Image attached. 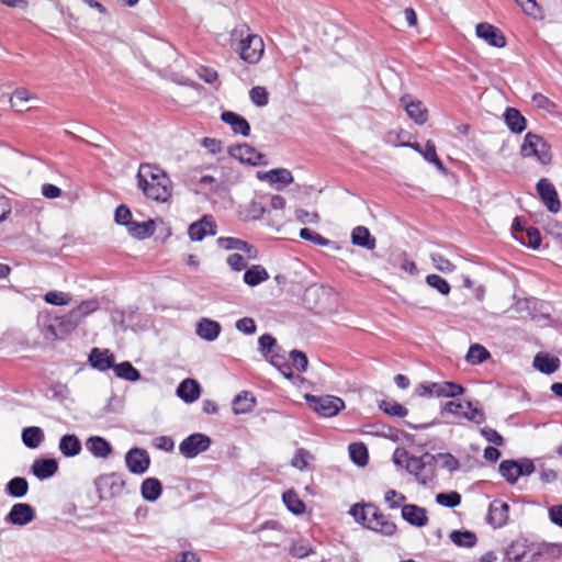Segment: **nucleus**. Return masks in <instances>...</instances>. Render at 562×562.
Listing matches in <instances>:
<instances>
[{"mask_svg": "<svg viewBox=\"0 0 562 562\" xmlns=\"http://www.w3.org/2000/svg\"><path fill=\"white\" fill-rule=\"evenodd\" d=\"M137 186L148 199L157 202H167L171 196V180L164 170L150 164H140Z\"/></svg>", "mask_w": 562, "mask_h": 562, "instance_id": "1", "label": "nucleus"}, {"mask_svg": "<svg viewBox=\"0 0 562 562\" xmlns=\"http://www.w3.org/2000/svg\"><path fill=\"white\" fill-rule=\"evenodd\" d=\"M353 519L364 528L384 537H392L397 531V526L373 503H357L349 509Z\"/></svg>", "mask_w": 562, "mask_h": 562, "instance_id": "2", "label": "nucleus"}, {"mask_svg": "<svg viewBox=\"0 0 562 562\" xmlns=\"http://www.w3.org/2000/svg\"><path fill=\"white\" fill-rule=\"evenodd\" d=\"M520 155L522 158L535 157L542 165H549L552 160L550 145L540 135L531 132L525 135Z\"/></svg>", "mask_w": 562, "mask_h": 562, "instance_id": "3", "label": "nucleus"}, {"mask_svg": "<svg viewBox=\"0 0 562 562\" xmlns=\"http://www.w3.org/2000/svg\"><path fill=\"white\" fill-rule=\"evenodd\" d=\"M435 460L436 457L430 453L422 457L413 456L406 464V471L413 474L419 484L426 485L435 477Z\"/></svg>", "mask_w": 562, "mask_h": 562, "instance_id": "4", "label": "nucleus"}, {"mask_svg": "<svg viewBox=\"0 0 562 562\" xmlns=\"http://www.w3.org/2000/svg\"><path fill=\"white\" fill-rule=\"evenodd\" d=\"M305 401L322 417H333L345 408V402L334 395H305Z\"/></svg>", "mask_w": 562, "mask_h": 562, "instance_id": "5", "label": "nucleus"}, {"mask_svg": "<svg viewBox=\"0 0 562 562\" xmlns=\"http://www.w3.org/2000/svg\"><path fill=\"white\" fill-rule=\"evenodd\" d=\"M239 56L248 64H257L265 50L263 41L259 35L248 33L239 41Z\"/></svg>", "mask_w": 562, "mask_h": 562, "instance_id": "6", "label": "nucleus"}, {"mask_svg": "<svg viewBox=\"0 0 562 562\" xmlns=\"http://www.w3.org/2000/svg\"><path fill=\"white\" fill-rule=\"evenodd\" d=\"M126 482L122 474L109 473L97 480V488L101 498H113L123 494Z\"/></svg>", "mask_w": 562, "mask_h": 562, "instance_id": "7", "label": "nucleus"}, {"mask_svg": "<svg viewBox=\"0 0 562 562\" xmlns=\"http://www.w3.org/2000/svg\"><path fill=\"white\" fill-rule=\"evenodd\" d=\"M211 438L201 432H194L184 438L179 445L180 453L188 458H195L199 453L206 451L211 446Z\"/></svg>", "mask_w": 562, "mask_h": 562, "instance_id": "8", "label": "nucleus"}, {"mask_svg": "<svg viewBox=\"0 0 562 562\" xmlns=\"http://www.w3.org/2000/svg\"><path fill=\"white\" fill-rule=\"evenodd\" d=\"M125 463L131 473L143 474L150 464V458L145 449L132 448L125 454Z\"/></svg>", "mask_w": 562, "mask_h": 562, "instance_id": "9", "label": "nucleus"}, {"mask_svg": "<svg viewBox=\"0 0 562 562\" xmlns=\"http://www.w3.org/2000/svg\"><path fill=\"white\" fill-rule=\"evenodd\" d=\"M537 192L549 212H559L561 203L558 196V192L549 179L541 178L537 182Z\"/></svg>", "mask_w": 562, "mask_h": 562, "instance_id": "10", "label": "nucleus"}, {"mask_svg": "<svg viewBox=\"0 0 562 562\" xmlns=\"http://www.w3.org/2000/svg\"><path fill=\"white\" fill-rule=\"evenodd\" d=\"M475 33L477 37L493 47L502 48L506 46V37L503 32L487 22L479 23Z\"/></svg>", "mask_w": 562, "mask_h": 562, "instance_id": "11", "label": "nucleus"}, {"mask_svg": "<svg viewBox=\"0 0 562 562\" xmlns=\"http://www.w3.org/2000/svg\"><path fill=\"white\" fill-rule=\"evenodd\" d=\"M229 154L233 158L238 159L240 162L251 166L265 164V155L257 151L256 148L248 144L236 145L229 148Z\"/></svg>", "mask_w": 562, "mask_h": 562, "instance_id": "12", "label": "nucleus"}, {"mask_svg": "<svg viewBox=\"0 0 562 562\" xmlns=\"http://www.w3.org/2000/svg\"><path fill=\"white\" fill-rule=\"evenodd\" d=\"M35 519L34 508L26 503L14 504L9 514L5 516V521L11 525L25 526Z\"/></svg>", "mask_w": 562, "mask_h": 562, "instance_id": "13", "label": "nucleus"}, {"mask_svg": "<svg viewBox=\"0 0 562 562\" xmlns=\"http://www.w3.org/2000/svg\"><path fill=\"white\" fill-rule=\"evenodd\" d=\"M329 289L313 284L305 290L303 301L311 310H322L329 299Z\"/></svg>", "mask_w": 562, "mask_h": 562, "instance_id": "14", "label": "nucleus"}, {"mask_svg": "<svg viewBox=\"0 0 562 562\" xmlns=\"http://www.w3.org/2000/svg\"><path fill=\"white\" fill-rule=\"evenodd\" d=\"M509 505L502 499H494L488 506L486 520L494 528H501L508 520Z\"/></svg>", "mask_w": 562, "mask_h": 562, "instance_id": "15", "label": "nucleus"}, {"mask_svg": "<svg viewBox=\"0 0 562 562\" xmlns=\"http://www.w3.org/2000/svg\"><path fill=\"white\" fill-rule=\"evenodd\" d=\"M216 243L218 247L224 250H240L245 252L249 259H256L258 257L257 248L246 240L236 237H220Z\"/></svg>", "mask_w": 562, "mask_h": 562, "instance_id": "16", "label": "nucleus"}, {"mask_svg": "<svg viewBox=\"0 0 562 562\" xmlns=\"http://www.w3.org/2000/svg\"><path fill=\"white\" fill-rule=\"evenodd\" d=\"M188 235L191 240L200 241L206 235H216V224L209 216H203L201 220L192 223L188 228Z\"/></svg>", "mask_w": 562, "mask_h": 562, "instance_id": "17", "label": "nucleus"}, {"mask_svg": "<svg viewBox=\"0 0 562 562\" xmlns=\"http://www.w3.org/2000/svg\"><path fill=\"white\" fill-rule=\"evenodd\" d=\"M402 518L415 527H424L428 524L427 510L415 504H405L402 506Z\"/></svg>", "mask_w": 562, "mask_h": 562, "instance_id": "18", "label": "nucleus"}, {"mask_svg": "<svg viewBox=\"0 0 562 562\" xmlns=\"http://www.w3.org/2000/svg\"><path fill=\"white\" fill-rule=\"evenodd\" d=\"M31 471L38 480H46L56 474L58 471V462L52 458L35 459Z\"/></svg>", "mask_w": 562, "mask_h": 562, "instance_id": "19", "label": "nucleus"}, {"mask_svg": "<svg viewBox=\"0 0 562 562\" xmlns=\"http://www.w3.org/2000/svg\"><path fill=\"white\" fill-rule=\"evenodd\" d=\"M89 363L99 371H106L113 367L114 355L109 349L92 348L89 353Z\"/></svg>", "mask_w": 562, "mask_h": 562, "instance_id": "20", "label": "nucleus"}, {"mask_svg": "<svg viewBox=\"0 0 562 562\" xmlns=\"http://www.w3.org/2000/svg\"><path fill=\"white\" fill-rule=\"evenodd\" d=\"M221 120L228 124L235 134H240L245 137L249 136L250 125L244 116L232 111H224L221 114Z\"/></svg>", "mask_w": 562, "mask_h": 562, "instance_id": "21", "label": "nucleus"}, {"mask_svg": "<svg viewBox=\"0 0 562 562\" xmlns=\"http://www.w3.org/2000/svg\"><path fill=\"white\" fill-rule=\"evenodd\" d=\"M87 450L95 458L105 459L112 454L111 443L100 436H91L86 440Z\"/></svg>", "mask_w": 562, "mask_h": 562, "instance_id": "22", "label": "nucleus"}, {"mask_svg": "<svg viewBox=\"0 0 562 562\" xmlns=\"http://www.w3.org/2000/svg\"><path fill=\"white\" fill-rule=\"evenodd\" d=\"M221 330L220 323L205 317L198 322L195 328L196 335L206 341H214L220 336Z\"/></svg>", "mask_w": 562, "mask_h": 562, "instance_id": "23", "label": "nucleus"}, {"mask_svg": "<svg viewBox=\"0 0 562 562\" xmlns=\"http://www.w3.org/2000/svg\"><path fill=\"white\" fill-rule=\"evenodd\" d=\"M178 397L186 403L195 402L201 395L200 384L193 379H184L177 387Z\"/></svg>", "mask_w": 562, "mask_h": 562, "instance_id": "24", "label": "nucleus"}, {"mask_svg": "<svg viewBox=\"0 0 562 562\" xmlns=\"http://www.w3.org/2000/svg\"><path fill=\"white\" fill-rule=\"evenodd\" d=\"M407 115L414 120L416 124H424L427 121V110L423 106L420 101L409 100L408 95L401 98Z\"/></svg>", "mask_w": 562, "mask_h": 562, "instance_id": "25", "label": "nucleus"}, {"mask_svg": "<svg viewBox=\"0 0 562 562\" xmlns=\"http://www.w3.org/2000/svg\"><path fill=\"white\" fill-rule=\"evenodd\" d=\"M351 243L355 246L373 250L376 245L375 238L371 235L370 231L362 225L356 226L351 232Z\"/></svg>", "mask_w": 562, "mask_h": 562, "instance_id": "26", "label": "nucleus"}, {"mask_svg": "<svg viewBox=\"0 0 562 562\" xmlns=\"http://www.w3.org/2000/svg\"><path fill=\"white\" fill-rule=\"evenodd\" d=\"M33 100H37V97L35 94L31 93L25 88H19L11 95L10 103L16 112L22 113L33 109V106L27 105V102Z\"/></svg>", "mask_w": 562, "mask_h": 562, "instance_id": "27", "label": "nucleus"}, {"mask_svg": "<svg viewBox=\"0 0 562 562\" xmlns=\"http://www.w3.org/2000/svg\"><path fill=\"white\" fill-rule=\"evenodd\" d=\"M533 367L544 374L555 372L560 367V359L549 353L539 352L533 358Z\"/></svg>", "mask_w": 562, "mask_h": 562, "instance_id": "28", "label": "nucleus"}, {"mask_svg": "<svg viewBox=\"0 0 562 562\" xmlns=\"http://www.w3.org/2000/svg\"><path fill=\"white\" fill-rule=\"evenodd\" d=\"M431 387L437 397H457L464 393V387L461 384L450 381L431 382Z\"/></svg>", "mask_w": 562, "mask_h": 562, "instance_id": "29", "label": "nucleus"}, {"mask_svg": "<svg viewBox=\"0 0 562 562\" xmlns=\"http://www.w3.org/2000/svg\"><path fill=\"white\" fill-rule=\"evenodd\" d=\"M504 120L510 132L520 134L526 130L527 122L524 115L515 108H507Z\"/></svg>", "mask_w": 562, "mask_h": 562, "instance_id": "30", "label": "nucleus"}, {"mask_svg": "<svg viewBox=\"0 0 562 562\" xmlns=\"http://www.w3.org/2000/svg\"><path fill=\"white\" fill-rule=\"evenodd\" d=\"M140 493L145 501L155 502L162 493V485L156 477H147L143 481Z\"/></svg>", "mask_w": 562, "mask_h": 562, "instance_id": "31", "label": "nucleus"}, {"mask_svg": "<svg viewBox=\"0 0 562 562\" xmlns=\"http://www.w3.org/2000/svg\"><path fill=\"white\" fill-rule=\"evenodd\" d=\"M61 454L67 458L76 457L81 452V442L76 435H64L58 446Z\"/></svg>", "mask_w": 562, "mask_h": 562, "instance_id": "32", "label": "nucleus"}, {"mask_svg": "<svg viewBox=\"0 0 562 562\" xmlns=\"http://www.w3.org/2000/svg\"><path fill=\"white\" fill-rule=\"evenodd\" d=\"M127 232L131 236L138 239H146L155 234V221L148 220L147 222L138 223L132 222L127 227Z\"/></svg>", "mask_w": 562, "mask_h": 562, "instance_id": "33", "label": "nucleus"}, {"mask_svg": "<svg viewBox=\"0 0 562 562\" xmlns=\"http://www.w3.org/2000/svg\"><path fill=\"white\" fill-rule=\"evenodd\" d=\"M44 438V431L40 427L30 426L22 430V441L30 449L38 448Z\"/></svg>", "mask_w": 562, "mask_h": 562, "instance_id": "34", "label": "nucleus"}, {"mask_svg": "<svg viewBox=\"0 0 562 562\" xmlns=\"http://www.w3.org/2000/svg\"><path fill=\"white\" fill-rule=\"evenodd\" d=\"M268 279V271L260 265L251 266L244 273V282L249 286H256Z\"/></svg>", "mask_w": 562, "mask_h": 562, "instance_id": "35", "label": "nucleus"}, {"mask_svg": "<svg viewBox=\"0 0 562 562\" xmlns=\"http://www.w3.org/2000/svg\"><path fill=\"white\" fill-rule=\"evenodd\" d=\"M255 397L250 392L243 391L233 400V411L235 414H245L250 412L255 406Z\"/></svg>", "mask_w": 562, "mask_h": 562, "instance_id": "36", "label": "nucleus"}, {"mask_svg": "<svg viewBox=\"0 0 562 562\" xmlns=\"http://www.w3.org/2000/svg\"><path fill=\"white\" fill-rule=\"evenodd\" d=\"M260 179L268 180L270 183H281L283 186L290 184L293 182V176L290 170L285 168H278L269 170L262 176L259 175Z\"/></svg>", "mask_w": 562, "mask_h": 562, "instance_id": "37", "label": "nucleus"}, {"mask_svg": "<svg viewBox=\"0 0 562 562\" xmlns=\"http://www.w3.org/2000/svg\"><path fill=\"white\" fill-rule=\"evenodd\" d=\"M112 369L115 375L120 379L131 382H135L140 379L139 371L135 369L128 361H123L119 364L113 363Z\"/></svg>", "mask_w": 562, "mask_h": 562, "instance_id": "38", "label": "nucleus"}, {"mask_svg": "<svg viewBox=\"0 0 562 562\" xmlns=\"http://www.w3.org/2000/svg\"><path fill=\"white\" fill-rule=\"evenodd\" d=\"M29 491V482L26 479L15 476L11 479L5 485V493L14 498H21L26 495Z\"/></svg>", "mask_w": 562, "mask_h": 562, "instance_id": "39", "label": "nucleus"}, {"mask_svg": "<svg viewBox=\"0 0 562 562\" xmlns=\"http://www.w3.org/2000/svg\"><path fill=\"white\" fill-rule=\"evenodd\" d=\"M54 323L58 327L63 338L69 335L79 325L78 318H75L71 312L61 316H54Z\"/></svg>", "mask_w": 562, "mask_h": 562, "instance_id": "40", "label": "nucleus"}, {"mask_svg": "<svg viewBox=\"0 0 562 562\" xmlns=\"http://www.w3.org/2000/svg\"><path fill=\"white\" fill-rule=\"evenodd\" d=\"M42 334L46 340L54 341L57 339H63L61 334L58 330V327L54 323V316L46 314L41 318Z\"/></svg>", "mask_w": 562, "mask_h": 562, "instance_id": "41", "label": "nucleus"}, {"mask_svg": "<svg viewBox=\"0 0 562 562\" xmlns=\"http://www.w3.org/2000/svg\"><path fill=\"white\" fill-rule=\"evenodd\" d=\"M450 539L456 546L464 548H472L476 544L477 541L476 535L469 530H453L450 533Z\"/></svg>", "mask_w": 562, "mask_h": 562, "instance_id": "42", "label": "nucleus"}, {"mask_svg": "<svg viewBox=\"0 0 562 562\" xmlns=\"http://www.w3.org/2000/svg\"><path fill=\"white\" fill-rule=\"evenodd\" d=\"M349 456L353 463L363 467L368 463L369 453L364 443L353 442L349 445Z\"/></svg>", "mask_w": 562, "mask_h": 562, "instance_id": "43", "label": "nucleus"}, {"mask_svg": "<svg viewBox=\"0 0 562 562\" xmlns=\"http://www.w3.org/2000/svg\"><path fill=\"white\" fill-rule=\"evenodd\" d=\"M378 406L383 413L390 416L403 418L408 414L406 407L393 400H382L379 402Z\"/></svg>", "mask_w": 562, "mask_h": 562, "instance_id": "44", "label": "nucleus"}, {"mask_svg": "<svg viewBox=\"0 0 562 562\" xmlns=\"http://www.w3.org/2000/svg\"><path fill=\"white\" fill-rule=\"evenodd\" d=\"M282 499H283L284 505L291 513H293L295 515H300V514L304 513L305 505L300 499V497L297 496V494L294 491L290 490V491L284 492L282 495Z\"/></svg>", "mask_w": 562, "mask_h": 562, "instance_id": "45", "label": "nucleus"}, {"mask_svg": "<svg viewBox=\"0 0 562 562\" xmlns=\"http://www.w3.org/2000/svg\"><path fill=\"white\" fill-rule=\"evenodd\" d=\"M488 350L479 344L471 345L468 353L465 356V360L471 364H480L490 358Z\"/></svg>", "mask_w": 562, "mask_h": 562, "instance_id": "46", "label": "nucleus"}, {"mask_svg": "<svg viewBox=\"0 0 562 562\" xmlns=\"http://www.w3.org/2000/svg\"><path fill=\"white\" fill-rule=\"evenodd\" d=\"M498 471L501 475L509 483L514 484L518 480L517 461L504 460L499 463Z\"/></svg>", "mask_w": 562, "mask_h": 562, "instance_id": "47", "label": "nucleus"}, {"mask_svg": "<svg viewBox=\"0 0 562 562\" xmlns=\"http://www.w3.org/2000/svg\"><path fill=\"white\" fill-rule=\"evenodd\" d=\"M99 308V302L97 300H88L82 301L78 306L72 308L70 312L74 314L75 318H78V323L91 314L92 312Z\"/></svg>", "mask_w": 562, "mask_h": 562, "instance_id": "48", "label": "nucleus"}, {"mask_svg": "<svg viewBox=\"0 0 562 562\" xmlns=\"http://www.w3.org/2000/svg\"><path fill=\"white\" fill-rule=\"evenodd\" d=\"M422 156L424 157V159L426 161L434 164L439 171L446 172V168H445L442 161L437 156L436 145L434 142L428 140L426 143L425 148L422 153Z\"/></svg>", "mask_w": 562, "mask_h": 562, "instance_id": "49", "label": "nucleus"}, {"mask_svg": "<svg viewBox=\"0 0 562 562\" xmlns=\"http://www.w3.org/2000/svg\"><path fill=\"white\" fill-rule=\"evenodd\" d=\"M426 283L442 295H448L451 291L448 281L438 274H428L426 277Z\"/></svg>", "mask_w": 562, "mask_h": 562, "instance_id": "50", "label": "nucleus"}, {"mask_svg": "<svg viewBox=\"0 0 562 562\" xmlns=\"http://www.w3.org/2000/svg\"><path fill=\"white\" fill-rule=\"evenodd\" d=\"M251 102L257 106H265L269 102V93L265 87L256 86L249 91Z\"/></svg>", "mask_w": 562, "mask_h": 562, "instance_id": "51", "label": "nucleus"}, {"mask_svg": "<svg viewBox=\"0 0 562 562\" xmlns=\"http://www.w3.org/2000/svg\"><path fill=\"white\" fill-rule=\"evenodd\" d=\"M436 502L441 506L453 508L460 505L461 495L458 492L439 493L436 495Z\"/></svg>", "mask_w": 562, "mask_h": 562, "instance_id": "52", "label": "nucleus"}, {"mask_svg": "<svg viewBox=\"0 0 562 562\" xmlns=\"http://www.w3.org/2000/svg\"><path fill=\"white\" fill-rule=\"evenodd\" d=\"M430 259L434 267L442 273H451L456 269L454 265L440 254H431Z\"/></svg>", "mask_w": 562, "mask_h": 562, "instance_id": "53", "label": "nucleus"}, {"mask_svg": "<svg viewBox=\"0 0 562 562\" xmlns=\"http://www.w3.org/2000/svg\"><path fill=\"white\" fill-rule=\"evenodd\" d=\"M44 300L48 304L63 306L67 305L71 301V296L65 292L49 291L44 295Z\"/></svg>", "mask_w": 562, "mask_h": 562, "instance_id": "54", "label": "nucleus"}, {"mask_svg": "<svg viewBox=\"0 0 562 562\" xmlns=\"http://www.w3.org/2000/svg\"><path fill=\"white\" fill-rule=\"evenodd\" d=\"M258 342L259 349L266 358H268L269 353H271L273 350H280V347L277 345L276 338H273L269 334L260 336Z\"/></svg>", "mask_w": 562, "mask_h": 562, "instance_id": "55", "label": "nucleus"}, {"mask_svg": "<svg viewBox=\"0 0 562 562\" xmlns=\"http://www.w3.org/2000/svg\"><path fill=\"white\" fill-rule=\"evenodd\" d=\"M384 501L391 509H396L405 505L406 496L395 490H387L384 495Z\"/></svg>", "mask_w": 562, "mask_h": 562, "instance_id": "56", "label": "nucleus"}, {"mask_svg": "<svg viewBox=\"0 0 562 562\" xmlns=\"http://www.w3.org/2000/svg\"><path fill=\"white\" fill-rule=\"evenodd\" d=\"M300 237L304 240L312 241L313 244L319 246H328L330 244L329 239L323 237L321 234L306 227L300 231Z\"/></svg>", "mask_w": 562, "mask_h": 562, "instance_id": "57", "label": "nucleus"}, {"mask_svg": "<svg viewBox=\"0 0 562 562\" xmlns=\"http://www.w3.org/2000/svg\"><path fill=\"white\" fill-rule=\"evenodd\" d=\"M312 459L313 457L307 450L300 448L296 450L291 464L299 470H304Z\"/></svg>", "mask_w": 562, "mask_h": 562, "instance_id": "58", "label": "nucleus"}, {"mask_svg": "<svg viewBox=\"0 0 562 562\" xmlns=\"http://www.w3.org/2000/svg\"><path fill=\"white\" fill-rule=\"evenodd\" d=\"M526 555V547L524 543L513 542L506 550V559L519 562Z\"/></svg>", "mask_w": 562, "mask_h": 562, "instance_id": "59", "label": "nucleus"}, {"mask_svg": "<svg viewBox=\"0 0 562 562\" xmlns=\"http://www.w3.org/2000/svg\"><path fill=\"white\" fill-rule=\"evenodd\" d=\"M290 359L294 368H296L300 372H304L307 369L308 360L306 355L300 350H292L290 352Z\"/></svg>", "mask_w": 562, "mask_h": 562, "instance_id": "60", "label": "nucleus"}, {"mask_svg": "<svg viewBox=\"0 0 562 562\" xmlns=\"http://www.w3.org/2000/svg\"><path fill=\"white\" fill-rule=\"evenodd\" d=\"M467 406H468L469 411L463 413V416L467 419H469V420H471V422H473L475 424L484 423L485 414H484V412L481 408H479L476 406H473L472 402H468Z\"/></svg>", "mask_w": 562, "mask_h": 562, "instance_id": "61", "label": "nucleus"}, {"mask_svg": "<svg viewBox=\"0 0 562 562\" xmlns=\"http://www.w3.org/2000/svg\"><path fill=\"white\" fill-rule=\"evenodd\" d=\"M114 217L117 224L124 225L126 228L130 226V223L133 222L131 210L124 204L116 207Z\"/></svg>", "mask_w": 562, "mask_h": 562, "instance_id": "62", "label": "nucleus"}, {"mask_svg": "<svg viewBox=\"0 0 562 562\" xmlns=\"http://www.w3.org/2000/svg\"><path fill=\"white\" fill-rule=\"evenodd\" d=\"M516 3L521 7L522 11L533 18L541 16V9L537 4L536 0H515Z\"/></svg>", "mask_w": 562, "mask_h": 562, "instance_id": "63", "label": "nucleus"}, {"mask_svg": "<svg viewBox=\"0 0 562 562\" xmlns=\"http://www.w3.org/2000/svg\"><path fill=\"white\" fill-rule=\"evenodd\" d=\"M312 552V548L304 541L294 542L290 548V553L294 558L303 559Z\"/></svg>", "mask_w": 562, "mask_h": 562, "instance_id": "64", "label": "nucleus"}]
</instances>
